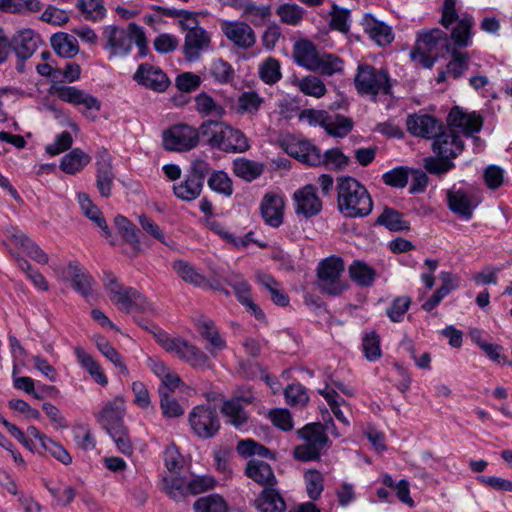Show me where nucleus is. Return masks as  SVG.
Segmentation results:
<instances>
[{
	"mask_svg": "<svg viewBox=\"0 0 512 512\" xmlns=\"http://www.w3.org/2000/svg\"><path fill=\"white\" fill-rule=\"evenodd\" d=\"M447 122L448 127L442 128L435 136L432 148L437 155L454 159L464 149V143L455 129H459L465 136H473L482 129L483 118L476 112L465 113L460 107L455 106L451 109Z\"/></svg>",
	"mask_w": 512,
	"mask_h": 512,
	"instance_id": "1",
	"label": "nucleus"
},
{
	"mask_svg": "<svg viewBox=\"0 0 512 512\" xmlns=\"http://www.w3.org/2000/svg\"><path fill=\"white\" fill-rule=\"evenodd\" d=\"M200 134L204 143L211 149L226 153H243L250 147L247 137L241 130L221 121H204L200 125Z\"/></svg>",
	"mask_w": 512,
	"mask_h": 512,
	"instance_id": "2",
	"label": "nucleus"
},
{
	"mask_svg": "<svg viewBox=\"0 0 512 512\" xmlns=\"http://www.w3.org/2000/svg\"><path fill=\"white\" fill-rule=\"evenodd\" d=\"M337 204L339 211L349 218L365 217L373 208L367 189L353 177H341L337 183Z\"/></svg>",
	"mask_w": 512,
	"mask_h": 512,
	"instance_id": "3",
	"label": "nucleus"
},
{
	"mask_svg": "<svg viewBox=\"0 0 512 512\" xmlns=\"http://www.w3.org/2000/svg\"><path fill=\"white\" fill-rule=\"evenodd\" d=\"M286 152L291 157L310 166L325 165L326 167L341 169L349 162V158L339 149L332 148L327 150L324 155H321L320 149L307 140L288 143Z\"/></svg>",
	"mask_w": 512,
	"mask_h": 512,
	"instance_id": "4",
	"label": "nucleus"
},
{
	"mask_svg": "<svg viewBox=\"0 0 512 512\" xmlns=\"http://www.w3.org/2000/svg\"><path fill=\"white\" fill-rule=\"evenodd\" d=\"M327 428L317 422L307 424L299 429L297 434L303 443L294 448V458L302 462L319 459L321 453L328 449L331 444L326 433Z\"/></svg>",
	"mask_w": 512,
	"mask_h": 512,
	"instance_id": "5",
	"label": "nucleus"
},
{
	"mask_svg": "<svg viewBox=\"0 0 512 512\" xmlns=\"http://www.w3.org/2000/svg\"><path fill=\"white\" fill-rule=\"evenodd\" d=\"M456 21L457 24L451 31L450 40L452 41L451 48L459 50L472 44L474 19L471 15H464L459 19L456 11V0H444L440 23L448 29Z\"/></svg>",
	"mask_w": 512,
	"mask_h": 512,
	"instance_id": "6",
	"label": "nucleus"
},
{
	"mask_svg": "<svg viewBox=\"0 0 512 512\" xmlns=\"http://www.w3.org/2000/svg\"><path fill=\"white\" fill-rule=\"evenodd\" d=\"M345 270L344 261L341 257L331 255L322 259L317 266V285L321 292L338 296L348 288V284L343 280Z\"/></svg>",
	"mask_w": 512,
	"mask_h": 512,
	"instance_id": "7",
	"label": "nucleus"
},
{
	"mask_svg": "<svg viewBox=\"0 0 512 512\" xmlns=\"http://www.w3.org/2000/svg\"><path fill=\"white\" fill-rule=\"evenodd\" d=\"M354 84L356 90L361 95L375 97L379 93L388 95L391 92V83L387 70L376 69L368 64L358 66Z\"/></svg>",
	"mask_w": 512,
	"mask_h": 512,
	"instance_id": "8",
	"label": "nucleus"
},
{
	"mask_svg": "<svg viewBox=\"0 0 512 512\" xmlns=\"http://www.w3.org/2000/svg\"><path fill=\"white\" fill-rule=\"evenodd\" d=\"M200 138V127L196 129L187 124L174 125L162 135L164 149L176 152H186L195 148Z\"/></svg>",
	"mask_w": 512,
	"mask_h": 512,
	"instance_id": "9",
	"label": "nucleus"
},
{
	"mask_svg": "<svg viewBox=\"0 0 512 512\" xmlns=\"http://www.w3.org/2000/svg\"><path fill=\"white\" fill-rule=\"evenodd\" d=\"M189 424L200 438L207 439L216 435L220 422L216 410L206 405L195 406L189 413Z\"/></svg>",
	"mask_w": 512,
	"mask_h": 512,
	"instance_id": "10",
	"label": "nucleus"
},
{
	"mask_svg": "<svg viewBox=\"0 0 512 512\" xmlns=\"http://www.w3.org/2000/svg\"><path fill=\"white\" fill-rule=\"evenodd\" d=\"M194 22L183 23L186 31L184 44L182 47L184 57L189 62H195L200 59L201 54L207 51L211 45L210 34L198 25L190 26Z\"/></svg>",
	"mask_w": 512,
	"mask_h": 512,
	"instance_id": "11",
	"label": "nucleus"
},
{
	"mask_svg": "<svg viewBox=\"0 0 512 512\" xmlns=\"http://www.w3.org/2000/svg\"><path fill=\"white\" fill-rule=\"evenodd\" d=\"M135 31L131 29V23L127 28L119 26H107L104 29L103 35L106 39L104 48L110 53V57H125L127 56L134 44Z\"/></svg>",
	"mask_w": 512,
	"mask_h": 512,
	"instance_id": "12",
	"label": "nucleus"
},
{
	"mask_svg": "<svg viewBox=\"0 0 512 512\" xmlns=\"http://www.w3.org/2000/svg\"><path fill=\"white\" fill-rule=\"evenodd\" d=\"M57 96L60 100L68 102L76 106H83L82 113L94 120L96 115H92L89 111L98 112L101 109V102L91 94L85 93L74 86H64L57 90Z\"/></svg>",
	"mask_w": 512,
	"mask_h": 512,
	"instance_id": "13",
	"label": "nucleus"
},
{
	"mask_svg": "<svg viewBox=\"0 0 512 512\" xmlns=\"http://www.w3.org/2000/svg\"><path fill=\"white\" fill-rule=\"evenodd\" d=\"M221 29L226 38L240 49H250L256 43V34L244 21H225Z\"/></svg>",
	"mask_w": 512,
	"mask_h": 512,
	"instance_id": "14",
	"label": "nucleus"
},
{
	"mask_svg": "<svg viewBox=\"0 0 512 512\" xmlns=\"http://www.w3.org/2000/svg\"><path fill=\"white\" fill-rule=\"evenodd\" d=\"M10 42L17 57L24 62L29 59L37 50L38 45L41 43L40 36L31 29H22L17 31ZM24 64L21 63L17 66L19 71H23Z\"/></svg>",
	"mask_w": 512,
	"mask_h": 512,
	"instance_id": "15",
	"label": "nucleus"
},
{
	"mask_svg": "<svg viewBox=\"0 0 512 512\" xmlns=\"http://www.w3.org/2000/svg\"><path fill=\"white\" fill-rule=\"evenodd\" d=\"M133 78L138 84L156 92L165 91L170 84L167 75L159 67L147 63L139 65Z\"/></svg>",
	"mask_w": 512,
	"mask_h": 512,
	"instance_id": "16",
	"label": "nucleus"
},
{
	"mask_svg": "<svg viewBox=\"0 0 512 512\" xmlns=\"http://www.w3.org/2000/svg\"><path fill=\"white\" fill-rule=\"evenodd\" d=\"M415 47L420 51L440 56L443 50L448 52L451 49V42L444 31L434 28L418 33Z\"/></svg>",
	"mask_w": 512,
	"mask_h": 512,
	"instance_id": "17",
	"label": "nucleus"
},
{
	"mask_svg": "<svg viewBox=\"0 0 512 512\" xmlns=\"http://www.w3.org/2000/svg\"><path fill=\"white\" fill-rule=\"evenodd\" d=\"M295 211L306 218L317 215L322 209V202L316 194V187L306 185L294 193Z\"/></svg>",
	"mask_w": 512,
	"mask_h": 512,
	"instance_id": "18",
	"label": "nucleus"
},
{
	"mask_svg": "<svg viewBox=\"0 0 512 512\" xmlns=\"http://www.w3.org/2000/svg\"><path fill=\"white\" fill-rule=\"evenodd\" d=\"M406 125L412 135L426 139L435 138L442 129V123L430 115H410Z\"/></svg>",
	"mask_w": 512,
	"mask_h": 512,
	"instance_id": "19",
	"label": "nucleus"
},
{
	"mask_svg": "<svg viewBox=\"0 0 512 512\" xmlns=\"http://www.w3.org/2000/svg\"><path fill=\"white\" fill-rule=\"evenodd\" d=\"M124 401L117 397L108 402L97 414V421L110 433L123 427Z\"/></svg>",
	"mask_w": 512,
	"mask_h": 512,
	"instance_id": "20",
	"label": "nucleus"
},
{
	"mask_svg": "<svg viewBox=\"0 0 512 512\" xmlns=\"http://www.w3.org/2000/svg\"><path fill=\"white\" fill-rule=\"evenodd\" d=\"M66 271L72 287L76 292L80 293L85 298L92 294V287L96 282L79 262H69Z\"/></svg>",
	"mask_w": 512,
	"mask_h": 512,
	"instance_id": "21",
	"label": "nucleus"
},
{
	"mask_svg": "<svg viewBox=\"0 0 512 512\" xmlns=\"http://www.w3.org/2000/svg\"><path fill=\"white\" fill-rule=\"evenodd\" d=\"M245 475L257 484L269 488L277 485V479L271 466L257 459H251L245 467Z\"/></svg>",
	"mask_w": 512,
	"mask_h": 512,
	"instance_id": "22",
	"label": "nucleus"
},
{
	"mask_svg": "<svg viewBox=\"0 0 512 512\" xmlns=\"http://www.w3.org/2000/svg\"><path fill=\"white\" fill-rule=\"evenodd\" d=\"M283 208L284 201L280 196L274 193L265 194L260 205L265 223L272 227L280 226L283 222Z\"/></svg>",
	"mask_w": 512,
	"mask_h": 512,
	"instance_id": "23",
	"label": "nucleus"
},
{
	"mask_svg": "<svg viewBox=\"0 0 512 512\" xmlns=\"http://www.w3.org/2000/svg\"><path fill=\"white\" fill-rule=\"evenodd\" d=\"M447 201L449 209L464 220L472 218L476 204L471 196L463 190L450 189L447 192Z\"/></svg>",
	"mask_w": 512,
	"mask_h": 512,
	"instance_id": "24",
	"label": "nucleus"
},
{
	"mask_svg": "<svg viewBox=\"0 0 512 512\" xmlns=\"http://www.w3.org/2000/svg\"><path fill=\"white\" fill-rule=\"evenodd\" d=\"M115 174L110 159L105 155L96 162V187L102 197L111 195Z\"/></svg>",
	"mask_w": 512,
	"mask_h": 512,
	"instance_id": "25",
	"label": "nucleus"
},
{
	"mask_svg": "<svg viewBox=\"0 0 512 512\" xmlns=\"http://www.w3.org/2000/svg\"><path fill=\"white\" fill-rule=\"evenodd\" d=\"M319 56L320 54L318 53L315 45L308 40L303 39L294 44L293 58L300 66L313 71V69L319 67Z\"/></svg>",
	"mask_w": 512,
	"mask_h": 512,
	"instance_id": "26",
	"label": "nucleus"
},
{
	"mask_svg": "<svg viewBox=\"0 0 512 512\" xmlns=\"http://www.w3.org/2000/svg\"><path fill=\"white\" fill-rule=\"evenodd\" d=\"M259 512H285L286 503L280 493L274 488H264L255 499Z\"/></svg>",
	"mask_w": 512,
	"mask_h": 512,
	"instance_id": "27",
	"label": "nucleus"
},
{
	"mask_svg": "<svg viewBox=\"0 0 512 512\" xmlns=\"http://www.w3.org/2000/svg\"><path fill=\"white\" fill-rule=\"evenodd\" d=\"M364 30L379 46L388 45L394 39L391 27L372 17L366 18Z\"/></svg>",
	"mask_w": 512,
	"mask_h": 512,
	"instance_id": "28",
	"label": "nucleus"
},
{
	"mask_svg": "<svg viewBox=\"0 0 512 512\" xmlns=\"http://www.w3.org/2000/svg\"><path fill=\"white\" fill-rule=\"evenodd\" d=\"M74 353L80 365L90 374L95 382L101 386H106L108 384V379L104 374L103 369L90 354L81 347H75Z\"/></svg>",
	"mask_w": 512,
	"mask_h": 512,
	"instance_id": "29",
	"label": "nucleus"
},
{
	"mask_svg": "<svg viewBox=\"0 0 512 512\" xmlns=\"http://www.w3.org/2000/svg\"><path fill=\"white\" fill-rule=\"evenodd\" d=\"M54 51L64 58H72L79 52L77 39L67 33H56L51 37Z\"/></svg>",
	"mask_w": 512,
	"mask_h": 512,
	"instance_id": "30",
	"label": "nucleus"
},
{
	"mask_svg": "<svg viewBox=\"0 0 512 512\" xmlns=\"http://www.w3.org/2000/svg\"><path fill=\"white\" fill-rule=\"evenodd\" d=\"M165 493L175 501H182L188 496V477L171 474L163 478Z\"/></svg>",
	"mask_w": 512,
	"mask_h": 512,
	"instance_id": "31",
	"label": "nucleus"
},
{
	"mask_svg": "<svg viewBox=\"0 0 512 512\" xmlns=\"http://www.w3.org/2000/svg\"><path fill=\"white\" fill-rule=\"evenodd\" d=\"M172 268L183 281L189 284L200 288H205L208 284V279H206V277L200 274L194 266L186 261H174Z\"/></svg>",
	"mask_w": 512,
	"mask_h": 512,
	"instance_id": "32",
	"label": "nucleus"
},
{
	"mask_svg": "<svg viewBox=\"0 0 512 512\" xmlns=\"http://www.w3.org/2000/svg\"><path fill=\"white\" fill-rule=\"evenodd\" d=\"M353 282L362 287H370L376 278V271L363 261L356 260L348 268Z\"/></svg>",
	"mask_w": 512,
	"mask_h": 512,
	"instance_id": "33",
	"label": "nucleus"
},
{
	"mask_svg": "<svg viewBox=\"0 0 512 512\" xmlns=\"http://www.w3.org/2000/svg\"><path fill=\"white\" fill-rule=\"evenodd\" d=\"M90 156L80 148L72 149L62 160L60 167L67 174L80 172L90 162Z\"/></svg>",
	"mask_w": 512,
	"mask_h": 512,
	"instance_id": "34",
	"label": "nucleus"
},
{
	"mask_svg": "<svg viewBox=\"0 0 512 512\" xmlns=\"http://www.w3.org/2000/svg\"><path fill=\"white\" fill-rule=\"evenodd\" d=\"M233 171L237 177L251 182L263 173V165L242 157L233 161Z\"/></svg>",
	"mask_w": 512,
	"mask_h": 512,
	"instance_id": "35",
	"label": "nucleus"
},
{
	"mask_svg": "<svg viewBox=\"0 0 512 512\" xmlns=\"http://www.w3.org/2000/svg\"><path fill=\"white\" fill-rule=\"evenodd\" d=\"M193 509L195 512H229V505L222 495L213 493L198 498Z\"/></svg>",
	"mask_w": 512,
	"mask_h": 512,
	"instance_id": "36",
	"label": "nucleus"
},
{
	"mask_svg": "<svg viewBox=\"0 0 512 512\" xmlns=\"http://www.w3.org/2000/svg\"><path fill=\"white\" fill-rule=\"evenodd\" d=\"M221 413L226 417L227 422L236 428L242 427L248 421V414L242 404L236 400H225L221 407Z\"/></svg>",
	"mask_w": 512,
	"mask_h": 512,
	"instance_id": "37",
	"label": "nucleus"
},
{
	"mask_svg": "<svg viewBox=\"0 0 512 512\" xmlns=\"http://www.w3.org/2000/svg\"><path fill=\"white\" fill-rule=\"evenodd\" d=\"M203 187L202 184L186 173L184 180L173 186V191L177 198L189 202L200 196Z\"/></svg>",
	"mask_w": 512,
	"mask_h": 512,
	"instance_id": "38",
	"label": "nucleus"
},
{
	"mask_svg": "<svg viewBox=\"0 0 512 512\" xmlns=\"http://www.w3.org/2000/svg\"><path fill=\"white\" fill-rule=\"evenodd\" d=\"M242 16L250 20L254 26H262L271 16V7L269 5H256L252 2H244Z\"/></svg>",
	"mask_w": 512,
	"mask_h": 512,
	"instance_id": "39",
	"label": "nucleus"
},
{
	"mask_svg": "<svg viewBox=\"0 0 512 512\" xmlns=\"http://www.w3.org/2000/svg\"><path fill=\"white\" fill-rule=\"evenodd\" d=\"M327 123H329V125H326L324 129L333 137H345L353 128L352 119L341 114H329Z\"/></svg>",
	"mask_w": 512,
	"mask_h": 512,
	"instance_id": "40",
	"label": "nucleus"
},
{
	"mask_svg": "<svg viewBox=\"0 0 512 512\" xmlns=\"http://www.w3.org/2000/svg\"><path fill=\"white\" fill-rule=\"evenodd\" d=\"M377 224L385 226L390 231H403L409 229L408 223L403 220L402 214L397 210L385 207L378 216Z\"/></svg>",
	"mask_w": 512,
	"mask_h": 512,
	"instance_id": "41",
	"label": "nucleus"
},
{
	"mask_svg": "<svg viewBox=\"0 0 512 512\" xmlns=\"http://www.w3.org/2000/svg\"><path fill=\"white\" fill-rule=\"evenodd\" d=\"M258 74L264 83L276 84L282 77L280 62L273 57H268L259 65Z\"/></svg>",
	"mask_w": 512,
	"mask_h": 512,
	"instance_id": "42",
	"label": "nucleus"
},
{
	"mask_svg": "<svg viewBox=\"0 0 512 512\" xmlns=\"http://www.w3.org/2000/svg\"><path fill=\"white\" fill-rule=\"evenodd\" d=\"M94 340L102 355L109 359L122 374L127 375L128 369L123 362L122 356L117 352V350L100 335L95 336Z\"/></svg>",
	"mask_w": 512,
	"mask_h": 512,
	"instance_id": "43",
	"label": "nucleus"
},
{
	"mask_svg": "<svg viewBox=\"0 0 512 512\" xmlns=\"http://www.w3.org/2000/svg\"><path fill=\"white\" fill-rule=\"evenodd\" d=\"M276 14L281 22L297 26L304 18L305 10L297 4L284 3L277 7Z\"/></svg>",
	"mask_w": 512,
	"mask_h": 512,
	"instance_id": "44",
	"label": "nucleus"
},
{
	"mask_svg": "<svg viewBox=\"0 0 512 512\" xmlns=\"http://www.w3.org/2000/svg\"><path fill=\"white\" fill-rule=\"evenodd\" d=\"M448 53L451 54V60L446 66L447 73L458 79L469 67V55L455 48H451Z\"/></svg>",
	"mask_w": 512,
	"mask_h": 512,
	"instance_id": "45",
	"label": "nucleus"
},
{
	"mask_svg": "<svg viewBox=\"0 0 512 512\" xmlns=\"http://www.w3.org/2000/svg\"><path fill=\"white\" fill-rule=\"evenodd\" d=\"M179 358L196 369L203 370L209 367L207 355L198 347L191 345L188 342L186 343Z\"/></svg>",
	"mask_w": 512,
	"mask_h": 512,
	"instance_id": "46",
	"label": "nucleus"
},
{
	"mask_svg": "<svg viewBox=\"0 0 512 512\" xmlns=\"http://www.w3.org/2000/svg\"><path fill=\"white\" fill-rule=\"evenodd\" d=\"M114 223L118 232L122 235L124 240L131 244L134 250L139 249V239L137 236V228L126 217L118 215L114 219Z\"/></svg>",
	"mask_w": 512,
	"mask_h": 512,
	"instance_id": "47",
	"label": "nucleus"
},
{
	"mask_svg": "<svg viewBox=\"0 0 512 512\" xmlns=\"http://www.w3.org/2000/svg\"><path fill=\"white\" fill-rule=\"evenodd\" d=\"M209 74L218 83L226 84L233 80L234 69L223 59H216L210 65Z\"/></svg>",
	"mask_w": 512,
	"mask_h": 512,
	"instance_id": "48",
	"label": "nucleus"
},
{
	"mask_svg": "<svg viewBox=\"0 0 512 512\" xmlns=\"http://www.w3.org/2000/svg\"><path fill=\"white\" fill-rule=\"evenodd\" d=\"M306 491L311 500H317L324 489V477L317 470H309L304 475Z\"/></svg>",
	"mask_w": 512,
	"mask_h": 512,
	"instance_id": "49",
	"label": "nucleus"
},
{
	"mask_svg": "<svg viewBox=\"0 0 512 512\" xmlns=\"http://www.w3.org/2000/svg\"><path fill=\"white\" fill-rule=\"evenodd\" d=\"M195 101L196 109L200 114L205 116L213 115L221 117L225 113L224 108L216 103L211 96L205 93L199 94Z\"/></svg>",
	"mask_w": 512,
	"mask_h": 512,
	"instance_id": "50",
	"label": "nucleus"
},
{
	"mask_svg": "<svg viewBox=\"0 0 512 512\" xmlns=\"http://www.w3.org/2000/svg\"><path fill=\"white\" fill-rule=\"evenodd\" d=\"M208 186L215 192L230 196L233 193L232 180L224 171H213Z\"/></svg>",
	"mask_w": 512,
	"mask_h": 512,
	"instance_id": "51",
	"label": "nucleus"
},
{
	"mask_svg": "<svg viewBox=\"0 0 512 512\" xmlns=\"http://www.w3.org/2000/svg\"><path fill=\"white\" fill-rule=\"evenodd\" d=\"M302 93L308 96L320 98L326 93V87L322 80L316 76H307L298 82Z\"/></svg>",
	"mask_w": 512,
	"mask_h": 512,
	"instance_id": "52",
	"label": "nucleus"
},
{
	"mask_svg": "<svg viewBox=\"0 0 512 512\" xmlns=\"http://www.w3.org/2000/svg\"><path fill=\"white\" fill-rule=\"evenodd\" d=\"M216 480L209 475H193L188 477V495H197L215 487Z\"/></svg>",
	"mask_w": 512,
	"mask_h": 512,
	"instance_id": "53",
	"label": "nucleus"
},
{
	"mask_svg": "<svg viewBox=\"0 0 512 512\" xmlns=\"http://www.w3.org/2000/svg\"><path fill=\"white\" fill-rule=\"evenodd\" d=\"M454 167L452 158H445L443 155L427 157L424 159V168L431 174L442 175Z\"/></svg>",
	"mask_w": 512,
	"mask_h": 512,
	"instance_id": "54",
	"label": "nucleus"
},
{
	"mask_svg": "<svg viewBox=\"0 0 512 512\" xmlns=\"http://www.w3.org/2000/svg\"><path fill=\"white\" fill-rule=\"evenodd\" d=\"M362 348L367 360L375 361L381 357L380 337L374 332L367 333L362 340Z\"/></svg>",
	"mask_w": 512,
	"mask_h": 512,
	"instance_id": "55",
	"label": "nucleus"
},
{
	"mask_svg": "<svg viewBox=\"0 0 512 512\" xmlns=\"http://www.w3.org/2000/svg\"><path fill=\"white\" fill-rule=\"evenodd\" d=\"M383 182L394 188H404L409 180V170L405 167H396L382 176Z\"/></svg>",
	"mask_w": 512,
	"mask_h": 512,
	"instance_id": "56",
	"label": "nucleus"
},
{
	"mask_svg": "<svg viewBox=\"0 0 512 512\" xmlns=\"http://www.w3.org/2000/svg\"><path fill=\"white\" fill-rule=\"evenodd\" d=\"M78 8L87 19L93 21L103 18L106 11L102 0H79Z\"/></svg>",
	"mask_w": 512,
	"mask_h": 512,
	"instance_id": "57",
	"label": "nucleus"
},
{
	"mask_svg": "<svg viewBox=\"0 0 512 512\" xmlns=\"http://www.w3.org/2000/svg\"><path fill=\"white\" fill-rule=\"evenodd\" d=\"M286 402L292 406H304L309 400L306 388L301 384H291L284 391Z\"/></svg>",
	"mask_w": 512,
	"mask_h": 512,
	"instance_id": "58",
	"label": "nucleus"
},
{
	"mask_svg": "<svg viewBox=\"0 0 512 512\" xmlns=\"http://www.w3.org/2000/svg\"><path fill=\"white\" fill-rule=\"evenodd\" d=\"M263 99L259 97L256 92H244L238 98V112L239 113H256Z\"/></svg>",
	"mask_w": 512,
	"mask_h": 512,
	"instance_id": "59",
	"label": "nucleus"
},
{
	"mask_svg": "<svg viewBox=\"0 0 512 512\" xmlns=\"http://www.w3.org/2000/svg\"><path fill=\"white\" fill-rule=\"evenodd\" d=\"M157 342L167 351L174 352L178 357H180L187 341L181 338H170L167 333L162 330H158L157 333H154Z\"/></svg>",
	"mask_w": 512,
	"mask_h": 512,
	"instance_id": "60",
	"label": "nucleus"
},
{
	"mask_svg": "<svg viewBox=\"0 0 512 512\" xmlns=\"http://www.w3.org/2000/svg\"><path fill=\"white\" fill-rule=\"evenodd\" d=\"M160 406L165 417L175 418L183 415L184 410L181 405L172 398L166 391L160 390Z\"/></svg>",
	"mask_w": 512,
	"mask_h": 512,
	"instance_id": "61",
	"label": "nucleus"
},
{
	"mask_svg": "<svg viewBox=\"0 0 512 512\" xmlns=\"http://www.w3.org/2000/svg\"><path fill=\"white\" fill-rule=\"evenodd\" d=\"M211 169V165L206 159L195 158L186 173L204 186L205 179Z\"/></svg>",
	"mask_w": 512,
	"mask_h": 512,
	"instance_id": "62",
	"label": "nucleus"
},
{
	"mask_svg": "<svg viewBox=\"0 0 512 512\" xmlns=\"http://www.w3.org/2000/svg\"><path fill=\"white\" fill-rule=\"evenodd\" d=\"M319 67L313 71H320L325 75H332L335 72L342 70V61L335 55L322 54L318 58Z\"/></svg>",
	"mask_w": 512,
	"mask_h": 512,
	"instance_id": "63",
	"label": "nucleus"
},
{
	"mask_svg": "<svg viewBox=\"0 0 512 512\" xmlns=\"http://www.w3.org/2000/svg\"><path fill=\"white\" fill-rule=\"evenodd\" d=\"M411 300L408 297H397L387 309V315L393 322H400L409 309Z\"/></svg>",
	"mask_w": 512,
	"mask_h": 512,
	"instance_id": "64",
	"label": "nucleus"
}]
</instances>
